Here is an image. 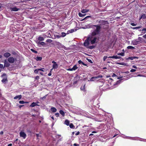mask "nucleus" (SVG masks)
Instances as JSON below:
<instances>
[{
    "label": "nucleus",
    "mask_w": 146,
    "mask_h": 146,
    "mask_svg": "<svg viewBox=\"0 0 146 146\" xmlns=\"http://www.w3.org/2000/svg\"><path fill=\"white\" fill-rule=\"evenodd\" d=\"M60 113L63 116H64L65 115V113L64 111L62 110H60L59 111Z\"/></svg>",
    "instance_id": "22"
},
{
    "label": "nucleus",
    "mask_w": 146,
    "mask_h": 146,
    "mask_svg": "<svg viewBox=\"0 0 146 146\" xmlns=\"http://www.w3.org/2000/svg\"><path fill=\"white\" fill-rule=\"evenodd\" d=\"M81 90L84 91H85V84H84L83 86H82L80 88Z\"/></svg>",
    "instance_id": "20"
},
{
    "label": "nucleus",
    "mask_w": 146,
    "mask_h": 146,
    "mask_svg": "<svg viewBox=\"0 0 146 146\" xmlns=\"http://www.w3.org/2000/svg\"><path fill=\"white\" fill-rule=\"evenodd\" d=\"M91 25L90 24H89L87 25H85V27L86 28H91Z\"/></svg>",
    "instance_id": "25"
},
{
    "label": "nucleus",
    "mask_w": 146,
    "mask_h": 146,
    "mask_svg": "<svg viewBox=\"0 0 146 146\" xmlns=\"http://www.w3.org/2000/svg\"><path fill=\"white\" fill-rule=\"evenodd\" d=\"M72 68L74 70H75L78 68V67L76 66V65H75L73 66Z\"/></svg>",
    "instance_id": "38"
},
{
    "label": "nucleus",
    "mask_w": 146,
    "mask_h": 146,
    "mask_svg": "<svg viewBox=\"0 0 146 146\" xmlns=\"http://www.w3.org/2000/svg\"><path fill=\"white\" fill-rule=\"evenodd\" d=\"M80 79V78L79 77H78V76H76L74 78V80H77V81H78Z\"/></svg>",
    "instance_id": "31"
},
{
    "label": "nucleus",
    "mask_w": 146,
    "mask_h": 146,
    "mask_svg": "<svg viewBox=\"0 0 146 146\" xmlns=\"http://www.w3.org/2000/svg\"><path fill=\"white\" fill-rule=\"evenodd\" d=\"M52 40L51 39H48L46 40V42H47L51 43L52 42Z\"/></svg>",
    "instance_id": "41"
},
{
    "label": "nucleus",
    "mask_w": 146,
    "mask_h": 146,
    "mask_svg": "<svg viewBox=\"0 0 146 146\" xmlns=\"http://www.w3.org/2000/svg\"><path fill=\"white\" fill-rule=\"evenodd\" d=\"M19 135L21 137H23L24 139H25L27 136L26 134L23 131H21L20 132Z\"/></svg>",
    "instance_id": "5"
},
{
    "label": "nucleus",
    "mask_w": 146,
    "mask_h": 146,
    "mask_svg": "<svg viewBox=\"0 0 146 146\" xmlns=\"http://www.w3.org/2000/svg\"><path fill=\"white\" fill-rule=\"evenodd\" d=\"M64 124H66L67 125H68L69 124V121L67 120H66L64 122Z\"/></svg>",
    "instance_id": "29"
},
{
    "label": "nucleus",
    "mask_w": 146,
    "mask_h": 146,
    "mask_svg": "<svg viewBox=\"0 0 146 146\" xmlns=\"http://www.w3.org/2000/svg\"><path fill=\"white\" fill-rule=\"evenodd\" d=\"M36 106H40V105L37 104L35 102H33L30 106L31 107H33Z\"/></svg>",
    "instance_id": "11"
},
{
    "label": "nucleus",
    "mask_w": 146,
    "mask_h": 146,
    "mask_svg": "<svg viewBox=\"0 0 146 146\" xmlns=\"http://www.w3.org/2000/svg\"><path fill=\"white\" fill-rule=\"evenodd\" d=\"M38 69H35L34 70V72L35 73L37 74L38 72Z\"/></svg>",
    "instance_id": "43"
},
{
    "label": "nucleus",
    "mask_w": 146,
    "mask_h": 146,
    "mask_svg": "<svg viewBox=\"0 0 146 146\" xmlns=\"http://www.w3.org/2000/svg\"><path fill=\"white\" fill-rule=\"evenodd\" d=\"M10 9L11 11H17L19 9L17 8V7H15L13 8L10 7Z\"/></svg>",
    "instance_id": "6"
},
{
    "label": "nucleus",
    "mask_w": 146,
    "mask_h": 146,
    "mask_svg": "<svg viewBox=\"0 0 146 146\" xmlns=\"http://www.w3.org/2000/svg\"><path fill=\"white\" fill-rule=\"evenodd\" d=\"M22 98V95H19L17 96L14 98V99H16L18 98L19 100L21 99Z\"/></svg>",
    "instance_id": "14"
},
{
    "label": "nucleus",
    "mask_w": 146,
    "mask_h": 146,
    "mask_svg": "<svg viewBox=\"0 0 146 146\" xmlns=\"http://www.w3.org/2000/svg\"><path fill=\"white\" fill-rule=\"evenodd\" d=\"M97 40L98 41V39L96 37H94L93 40H92V44H94L95 43Z\"/></svg>",
    "instance_id": "16"
},
{
    "label": "nucleus",
    "mask_w": 146,
    "mask_h": 146,
    "mask_svg": "<svg viewBox=\"0 0 146 146\" xmlns=\"http://www.w3.org/2000/svg\"><path fill=\"white\" fill-rule=\"evenodd\" d=\"M40 45L44 46L46 45V43L43 42H42L40 43Z\"/></svg>",
    "instance_id": "44"
},
{
    "label": "nucleus",
    "mask_w": 146,
    "mask_h": 146,
    "mask_svg": "<svg viewBox=\"0 0 146 146\" xmlns=\"http://www.w3.org/2000/svg\"><path fill=\"white\" fill-rule=\"evenodd\" d=\"M78 63L79 64H82L84 66H86L87 64H84L83 62H82L81 60H79L78 62Z\"/></svg>",
    "instance_id": "21"
},
{
    "label": "nucleus",
    "mask_w": 146,
    "mask_h": 146,
    "mask_svg": "<svg viewBox=\"0 0 146 146\" xmlns=\"http://www.w3.org/2000/svg\"><path fill=\"white\" fill-rule=\"evenodd\" d=\"M89 11V10L86 9H83L81 11V12L82 13H85Z\"/></svg>",
    "instance_id": "23"
},
{
    "label": "nucleus",
    "mask_w": 146,
    "mask_h": 146,
    "mask_svg": "<svg viewBox=\"0 0 146 146\" xmlns=\"http://www.w3.org/2000/svg\"><path fill=\"white\" fill-rule=\"evenodd\" d=\"M66 35V34L64 32H62L61 33V37H64Z\"/></svg>",
    "instance_id": "34"
},
{
    "label": "nucleus",
    "mask_w": 146,
    "mask_h": 146,
    "mask_svg": "<svg viewBox=\"0 0 146 146\" xmlns=\"http://www.w3.org/2000/svg\"><path fill=\"white\" fill-rule=\"evenodd\" d=\"M39 78V76H37L35 77V79L36 80H38Z\"/></svg>",
    "instance_id": "53"
},
{
    "label": "nucleus",
    "mask_w": 146,
    "mask_h": 146,
    "mask_svg": "<svg viewBox=\"0 0 146 146\" xmlns=\"http://www.w3.org/2000/svg\"><path fill=\"white\" fill-rule=\"evenodd\" d=\"M51 111L52 112H55L57 111L56 109L54 107H52L50 109Z\"/></svg>",
    "instance_id": "18"
},
{
    "label": "nucleus",
    "mask_w": 146,
    "mask_h": 146,
    "mask_svg": "<svg viewBox=\"0 0 146 146\" xmlns=\"http://www.w3.org/2000/svg\"><path fill=\"white\" fill-rule=\"evenodd\" d=\"M47 96V95H46L45 96H44L42 97H41L40 98V99L42 100H43L44 99H45L46 97Z\"/></svg>",
    "instance_id": "48"
},
{
    "label": "nucleus",
    "mask_w": 146,
    "mask_h": 146,
    "mask_svg": "<svg viewBox=\"0 0 146 146\" xmlns=\"http://www.w3.org/2000/svg\"><path fill=\"white\" fill-rule=\"evenodd\" d=\"M127 48L128 49H133L135 48L133 46H129L127 47Z\"/></svg>",
    "instance_id": "26"
},
{
    "label": "nucleus",
    "mask_w": 146,
    "mask_h": 146,
    "mask_svg": "<svg viewBox=\"0 0 146 146\" xmlns=\"http://www.w3.org/2000/svg\"><path fill=\"white\" fill-rule=\"evenodd\" d=\"M123 77L122 76V77H118V76H117V77H116V78H117V79H120V80ZM122 80L123 79H121Z\"/></svg>",
    "instance_id": "57"
},
{
    "label": "nucleus",
    "mask_w": 146,
    "mask_h": 146,
    "mask_svg": "<svg viewBox=\"0 0 146 146\" xmlns=\"http://www.w3.org/2000/svg\"><path fill=\"white\" fill-rule=\"evenodd\" d=\"M117 54L118 55H121L122 56H124V53L123 52H121L120 53H118Z\"/></svg>",
    "instance_id": "35"
},
{
    "label": "nucleus",
    "mask_w": 146,
    "mask_h": 146,
    "mask_svg": "<svg viewBox=\"0 0 146 146\" xmlns=\"http://www.w3.org/2000/svg\"><path fill=\"white\" fill-rule=\"evenodd\" d=\"M141 27H142L141 26H138V27H133V28L134 29H140V28H141Z\"/></svg>",
    "instance_id": "40"
},
{
    "label": "nucleus",
    "mask_w": 146,
    "mask_h": 146,
    "mask_svg": "<svg viewBox=\"0 0 146 146\" xmlns=\"http://www.w3.org/2000/svg\"><path fill=\"white\" fill-rule=\"evenodd\" d=\"M58 67V65L56 63L55 64H53L52 65V69H57Z\"/></svg>",
    "instance_id": "15"
},
{
    "label": "nucleus",
    "mask_w": 146,
    "mask_h": 146,
    "mask_svg": "<svg viewBox=\"0 0 146 146\" xmlns=\"http://www.w3.org/2000/svg\"><path fill=\"white\" fill-rule=\"evenodd\" d=\"M143 37L146 39V34L144 35L143 36Z\"/></svg>",
    "instance_id": "64"
},
{
    "label": "nucleus",
    "mask_w": 146,
    "mask_h": 146,
    "mask_svg": "<svg viewBox=\"0 0 146 146\" xmlns=\"http://www.w3.org/2000/svg\"><path fill=\"white\" fill-rule=\"evenodd\" d=\"M4 68V67H3V64H0V68L1 69L2 68Z\"/></svg>",
    "instance_id": "52"
},
{
    "label": "nucleus",
    "mask_w": 146,
    "mask_h": 146,
    "mask_svg": "<svg viewBox=\"0 0 146 146\" xmlns=\"http://www.w3.org/2000/svg\"><path fill=\"white\" fill-rule=\"evenodd\" d=\"M78 82V81H77V80H74L73 84H77Z\"/></svg>",
    "instance_id": "59"
},
{
    "label": "nucleus",
    "mask_w": 146,
    "mask_h": 146,
    "mask_svg": "<svg viewBox=\"0 0 146 146\" xmlns=\"http://www.w3.org/2000/svg\"><path fill=\"white\" fill-rule=\"evenodd\" d=\"M41 42H40V41H38L37 42V43L39 45V44H40V43Z\"/></svg>",
    "instance_id": "63"
},
{
    "label": "nucleus",
    "mask_w": 146,
    "mask_h": 146,
    "mask_svg": "<svg viewBox=\"0 0 146 146\" xmlns=\"http://www.w3.org/2000/svg\"><path fill=\"white\" fill-rule=\"evenodd\" d=\"M90 43H91V35H89L87 39L84 42V45L87 48L91 49V46H89Z\"/></svg>",
    "instance_id": "1"
},
{
    "label": "nucleus",
    "mask_w": 146,
    "mask_h": 146,
    "mask_svg": "<svg viewBox=\"0 0 146 146\" xmlns=\"http://www.w3.org/2000/svg\"><path fill=\"white\" fill-rule=\"evenodd\" d=\"M35 59L37 61H41L42 60V57H41L37 56Z\"/></svg>",
    "instance_id": "17"
},
{
    "label": "nucleus",
    "mask_w": 146,
    "mask_h": 146,
    "mask_svg": "<svg viewBox=\"0 0 146 146\" xmlns=\"http://www.w3.org/2000/svg\"><path fill=\"white\" fill-rule=\"evenodd\" d=\"M11 55V54L9 53L8 52L5 53L3 54L4 56L6 58L9 57Z\"/></svg>",
    "instance_id": "9"
},
{
    "label": "nucleus",
    "mask_w": 146,
    "mask_h": 146,
    "mask_svg": "<svg viewBox=\"0 0 146 146\" xmlns=\"http://www.w3.org/2000/svg\"><path fill=\"white\" fill-rule=\"evenodd\" d=\"M74 30L73 29H72L68 31L67 34H68L70 33H72L74 32Z\"/></svg>",
    "instance_id": "19"
},
{
    "label": "nucleus",
    "mask_w": 146,
    "mask_h": 146,
    "mask_svg": "<svg viewBox=\"0 0 146 146\" xmlns=\"http://www.w3.org/2000/svg\"><path fill=\"white\" fill-rule=\"evenodd\" d=\"M122 80V79H121V80H118L117 81L116 83L115 84H119L120 83L121 80Z\"/></svg>",
    "instance_id": "47"
},
{
    "label": "nucleus",
    "mask_w": 146,
    "mask_h": 146,
    "mask_svg": "<svg viewBox=\"0 0 146 146\" xmlns=\"http://www.w3.org/2000/svg\"><path fill=\"white\" fill-rule=\"evenodd\" d=\"M56 37L58 38H60V37H61V36H60V35H56Z\"/></svg>",
    "instance_id": "58"
},
{
    "label": "nucleus",
    "mask_w": 146,
    "mask_h": 146,
    "mask_svg": "<svg viewBox=\"0 0 146 146\" xmlns=\"http://www.w3.org/2000/svg\"><path fill=\"white\" fill-rule=\"evenodd\" d=\"M131 25L132 26H135L136 25V24H135L133 23H132L131 24Z\"/></svg>",
    "instance_id": "60"
},
{
    "label": "nucleus",
    "mask_w": 146,
    "mask_h": 146,
    "mask_svg": "<svg viewBox=\"0 0 146 146\" xmlns=\"http://www.w3.org/2000/svg\"><path fill=\"white\" fill-rule=\"evenodd\" d=\"M142 32L141 33L145 34L146 33V28H143L141 30Z\"/></svg>",
    "instance_id": "30"
},
{
    "label": "nucleus",
    "mask_w": 146,
    "mask_h": 146,
    "mask_svg": "<svg viewBox=\"0 0 146 146\" xmlns=\"http://www.w3.org/2000/svg\"><path fill=\"white\" fill-rule=\"evenodd\" d=\"M43 69H44V68H39V69H38V70H39V71H41L42 72H44V71L43 70Z\"/></svg>",
    "instance_id": "54"
},
{
    "label": "nucleus",
    "mask_w": 146,
    "mask_h": 146,
    "mask_svg": "<svg viewBox=\"0 0 146 146\" xmlns=\"http://www.w3.org/2000/svg\"><path fill=\"white\" fill-rule=\"evenodd\" d=\"M31 50L32 52H33L34 53L37 54L38 53V52L36 50H35L33 49H31Z\"/></svg>",
    "instance_id": "37"
},
{
    "label": "nucleus",
    "mask_w": 146,
    "mask_h": 146,
    "mask_svg": "<svg viewBox=\"0 0 146 146\" xmlns=\"http://www.w3.org/2000/svg\"><path fill=\"white\" fill-rule=\"evenodd\" d=\"M8 61L11 63H13L15 61V59L12 56L9 57L8 59Z\"/></svg>",
    "instance_id": "4"
},
{
    "label": "nucleus",
    "mask_w": 146,
    "mask_h": 146,
    "mask_svg": "<svg viewBox=\"0 0 146 146\" xmlns=\"http://www.w3.org/2000/svg\"><path fill=\"white\" fill-rule=\"evenodd\" d=\"M7 81V78H4L3 79H2L1 80V82L3 83H5Z\"/></svg>",
    "instance_id": "32"
},
{
    "label": "nucleus",
    "mask_w": 146,
    "mask_h": 146,
    "mask_svg": "<svg viewBox=\"0 0 146 146\" xmlns=\"http://www.w3.org/2000/svg\"><path fill=\"white\" fill-rule=\"evenodd\" d=\"M4 67H9L10 65V64L6 60L4 61Z\"/></svg>",
    "instance_id": "7"
},
{
    "label": "nucleus",
    "mask_w": 146,
    "mask_h": 146,
    "mask_svg": "<svg viewBox=\"0 0 146 146\" xmlns=\"http://www.w3.org/2000/svg\"><path fill=\"white\" fill-rule=\"evenodd\" d=\"M20 104H24L25 103H28L29 102H24L23 100L20 101L19 102Z\"/></svg>",
    "instance_id": "28"
},
{
    "label": "nucleus",
    "mask_w": 146,
    "mask_h": 146,
    "mask_svg": "<svg viewBox=\"0 0 146 146\" xmlns=\"http://www.w3.org/2000/svg\"><path fill=\"white\" fill-rule=\"evenodd\" d=\"M138 57H137L136 56H132V57H129L128 58H125V59L126 60H133V59L135 58H138Z\"/></svg>",
    "instance_id": "10"
},
{
    "label": "nucleus",
    "mask_w": 146,
    "mask_h": 146,
    "mask_svg": "<svg viewBox=\"0 0 146 146\" xmlns=\"http://www.w3.org/2000/svg\"><path fill=\"white\" fill-rule=\"evenodd\" d=\"M103 77L102 75H98L96 76L92 77V81L96 80L97 81L101 80V78Z\"/></svg>",
    "instance_id": "3"
},
{
    "label": "nucleus",
    "mask_w": 146,
    "mask_h": 146,
    "mask_svg": "<svg viewBox=\"0 0 146 146\" xmlns=\"http://www.w3.org/2000/svg\"><path fill=\"white\" fill-rule=\"evenodd\" d=\"M102 23V24L103 25H105L106 24H108V22L107 21H102V22H101Z\"/></svg>",
    "instance_id": "27"
},
{
    "label": "nucleus",
    "mask_w": 146,
    "mask_h": 146,
    "mask_svg": "<svg viewBox=\"0 0 146 146\" xmlns=\"http://www.w3.org/2000/svg\"><path fill=\"white\" fill-rule=\"evenodd\" d=\"M146 19V15L145 14H142L141 17H140L139 20H140L141 19Z\"/></svg>",
    "instance_id": "13"
},
{
    "label": "nucleus",
    "mask_w": 146,
    "mask_h": 146,
    "mask_svg": "<svg viewBox=\"0 0 146 146\" xmlns=\"http://www.w3.org/2000/svg\"><path fill=\"white\" fill-rule=\"evenodd\" d=\"M52 69H51L50 70V72L48 74V76H51V75H52Z\"/></svg>",
    "instance_id": "45"
},
{
    "label": "nucleus",
    "mask_w": 146,
    "mask_h": 146,
    "mask_svg": "<svg viewBox=\"0 0 146 146\" xmlns=\"http://www.w3.org/2000/svg\"><path fill=\"white\" fill-rule=\"evenodd\" d=\"M67 70L68 71H72L74 70H73V68H69L68 69H67Z\"/></svg>",
    "instance_id": "51"
},
{
    "label": "nucleus",
    "mask_w": 146,
    "mask_h": 146,
    "mask_svg": "<svg viewBox=\"0 0 146 146\" xmlns=\"http://www.w3.org/2000/svg\"><path fill=\"white\" fill-rule=\"evenodd\" d=\"M108 80V82H110V85L111 84V82L113 80L111 78H110L109 80Z\"/></svg>",
    "instance_id": "36"
},
{
    "label": "nucleus",
    "mask_w": 146,
    "mask_h": 146,
    "mask_svg": "<svg viewBox=\"0 0 146 146\" xmlns=\"http://www.w3.org/2000/svg\"><path fill=\"white\" fill-rule=\"evenodd\" d=\"M108 58H115V59H120L121 58V57L119 56H117L113 55L112 56H109L108 57Z\"/></svg>",
    "instance_id": "8"
},
{
    "label": "nucleus",
    "mask_w": 146,
    "mask_h": 146,
    "mask_svg": "<svg viewBox=\"0 0 146 146\" xmlns=\"http://www.w3.org/2000/svg\"><path fill=\"white\" fill-rule=\"evenodd\" d=\"M38 40L40 41H43L44 40V38L43 37L39 36L38 38Z\"/></svg>",
    "instance_id": "24"
},
{
    "label": "nucleus",
    "mask_w": 146,
    "mask_h": 146,
    "mask_svg": "<svg viewBox=\"0 0 146 146\" xmlns=\"http://www.w3.org/2000/svg\"><path fill=\"white\" fill-rule=\"evenodd\" d=\"M80 133V132L79 131H78L75 134L76 135H78Z\"/></svg>",
    "instance_id": "61"
},
{
    "label": "nucleus",
    "mask_w": 146,
    "mask_h": 146,
    "mask_svg": "<svg viewBox=\"0 0 146 146\" xmlns=\"http://www.w3.org/2000/svg\"><path fill=\"white\" fill-rule=\"evenodd\" d=\"M140 42V41H138L137 40H134L133 41L132 43L133 45H137Z\"/></svg>",
    "instance_id": "12"
},
{
    "label": "nucleus",
    "mask_w": 146,
    "mask_h": 146,
    "mask_svg": "<svg viewBox=\"0 0 146 146\" xmlns=\"http://www.w3.org/2000/svg\"><path fill=\"white\" fill-rule=\"evenodd\" d=\"M74 146H78L79 145L77 144L76 143H74Z\"/></svg>",
    "instance_id": "62"
},
{
    "label": "nucleus",
    "mask_w": 146,
    "mask_h": 146,
    "mask_svg": "<svg viewBox=\"0 0 146 146\" xmlns=\"http://www.w3.org/2000/svg\"><path fill=\"white\" fill-rule=\"evenodd\" d=\"M94 26L96 27V29L92 33V36H94L97 34H99L101 27L99 25H95Z\"/></svg>",
    "instance_id": "2"
},
{
    "label": "nucleus",
    "mask_w": 146,
    "mask_h": 146,
    "mask_svg": "<svg viewBox=\"0 0 146 146\" xmlns=\"http://www.w3.org/2000/svg\"><path fill=\"white\" fill-rule=\"evenodd\" d=\"M69 126L71 128H74V126L72 123H71L70 124Z\"/></svg>",
    "instance_id": "39"
},
{
    "label": "nucleus",
    "mask_w": 146,
    "mask_h": 146,
    "mask_svg": "<svg viewBox=\"0 0 146 146\" xmlns=\"http://www.w3.org/2000/svg\"><path fill=\"white\" fill-rule=\"evenodd\" d=\"M85 14H82L80 13H78V15L79 16L81 17H84L85 16Z\"/></svg>",
    "instance_id": "33"
},
{
    "label": "nucleus",
    "mask_w": 146,
    "mask_h": 146,
    "mask_svg": "<svg viewBox=\"0 0 146 146\" xmlns=\"http://www.w3.org/2000/svg\"><path fill=\"white\" fill-rule=\"evenodd\" d=\"M112 77H117V76L114 73H113V75H112Z\"/></svg>",
    "instance_id": "56"
},
{
    "label": "nucleus",
    "mask_w": 146,
    "mask_h": 146,
    "mask_svg": "<svg viewBox=\"0 0 146 146\" xmlns=\"http://www.w3.org/2000/svg\"><path fill=\"white\" fill-rule=\"evenodd\" d=\"M135 71H136V70H135V69H131L130 70V72H134Z\"/></svg>",
    "instance_id": "55"
},
{
    "label": "nucleus",
    "mask_w": 146,
    "mask_h": 146,
    "mask_svg": "<svg viewBox=\"0 0 146 146\" xmlns=\"http://www.w3.org/2000/svg\"><path fill=\"white\" fill-rule=\"evenodd\" d=\"M91 16H87L86 17H85V18H84V19H83L82 20L83 21L84 20H86L88 18H91Z\"/></svg>",
    "instance_id": "42"
},
{
    "label": "nucleus",
    "mask_w": 146,
    "mask_h": 146,
    "mask_svg": "<svg viewBox=\"0 0 146 146\" xmlns=\"http://www.w3.org/2000/svg\"><path fill=\"white\" fill-rule=\"evenodd\" d=\"M55 115L56 117H57L58 116H59V113H55Z\"/></svg>",
    "instance_id": "50"
},
{
    "label": "nucleus",
    "mask_w": 146,
    "mask_h": 146,
    "mask_svg": "<svg viewBox=\"0 0 146 146\" xmlns=\"http://www.w3.org/2000/svg\"><path fill=\"white\" fill-rule=\"evenodd\" d=\"M108 57L107 56H104L103 57V60L105 61Z\"/></svg>",
    "instance_id": "49"
},
{
    "label": "nucleus",
    "mask_w": 146,
    "mask_h": 146,
    "mask_svg": "<svg viewBox=\"0 0 146 146\" xmlns=\"http://www.w3.org/2000/svg\"><path fill=\"white\" fill-rule=\"evenodd\" d=\"M12 54L13 55H16L17 54V53H16V52H15V51H12Z\"/></svg>",
    "instance_id": "46"
}]
</instances>
